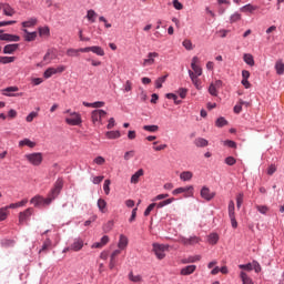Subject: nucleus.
<instances>
[{
    "label": "nucleus",
    "mask_w": 284,
    "mask_h": 284,
    "mask_svg": "<svg viewBox=\"0 0 284 284\" xmlns=\"http://www.w3.org/2000/svg\"><path fill=\"white\" fill-rule=\"evenodd\" d=\"M52 199L50 197V195L48 194L47 197H43L41 195H36L30 200V203L32 205H34V207H45V205H50L52 203Z\"/></svg>",
    "instance_id": "1"
},
{
    "label": "nucleus",
    "mask_w": 284,
    "mask_h": 284,
    "mask_svg": "<svg viewBox=\"0 0 284 284\" xmlns=\"http://www.w3.org/2000/svg\"><path fill=\"white\" fill-rule=\"evenodd\" d=\"M63 190V179L59 178L51 191L49 192V196L51 197V201H54L60 194L61 191Z\"/></svg>",
    "instance_id": "2"
},
{
    "label": "nucleus",
    "mask_w": 284,
    "mask_h": 284,
    "mask_svg": "<svg viewBox=\"0 0 284 284\" xmlns=\"http://www.w3.org/2000/svg\"><path fill=\"white\" fill-rule=\"evenodd\" d=\"M172 194L176 196L178 194H184L185 199H190L194 196V186H182L173 190Z\"/></svg>",
    "instance_id": "3"
},
{
    "label": "nucleus",
    "mask_w": 284,
    "mask_h": 284,
    "mask_svg": "<svg viewBox=\"0 0 284 284\" xmlns=\"http://www.w3.org/2000/svg\"><path fill=\"white\" fill-rule=\"evenodd\" d=\"M24 158L27 159V161H29L31 163V165H41V163H43V154L42 153H29L26 154Z\"/></svg>",
    "instance_id": "4"
},
{
    "label": "nucleus",
    "mask_w": 284,
    "mask_h": 284,
    "mask_svg": "<svg viewBox=\"0 0 284 284\" xmlns=\"http://www.w3.org/2000/svg\"><path fill=\"white\" fill-rule=\"evenodd\" d=\"M105 116H108V112L103 111V110H94L91 113V121L92 123H100L103 124V119H105Z\"/></svg>",
    "instance_id": "5"
},
{
    "label": "nucleus",
    "mask_w": 284,
    "mask_h": 284,
    "mask_svg": "<svg viewBox=\"0 0 284 284\" xmlns=\"http://www.w3.org/2000/svg\"><path fill=\"white\" fill-rule=\"evenodd\" d=\"M168 250V246L163 245V244H153V252L156 256V258H159V261H163V258H165V251Z\"/></svg>",
    "instance_id": "6"
},
{
    "label": "nucleus",
    "mask_w": 284,
    "mask_h": 284,
    "mask_svg": "<svg viewBox=\"0 0 284 284\" xmlns=\"http://www.w3.org/2000/svg\"><path fill=\"white\" fill-rule=\"evenodd\" d=\"M81 52H93L98 57H105V51L99 45L81 48Z\"/></svg>",
    "instance_id": "7"
},
{
    "label": "nucleus",
    "mask_w": 284,
    "mask_h": 284,
    "mask_svg": "<svg viewBox=\"0 0 284 284\" xmlns=\"http://www.w3.org/2000/svg\"><path fill=\"white\" fill-rule=\"evenodd\" d=\"M34 213V209L33 207H29L26 209L23 212L19 213V224L23 225L26 223V221H28L32 214Z\"/></svg>",
    "instance_id": "8"
},
{
    "label": "nucleus",
    "mask_w": 284,
    "mask_h": 284,
    "mask_svg": "<svg viewBox=\"0 0 284 284\" xmlns=\"http://www.w3.org/2000/svg\"><path fill=\"white\" fill-rule=\"evenodd\" d=\"M65 123H68V125H81V114L78 112L71 113L69 118H65Z\"/></svg>",
    "instance_id": "9"
},
{
    "label": "nucleus",
    "mask_w": 284,
    "mask_h": 284,
    "mask_svg": "<svg viewBox=\"0 0 284 284\" xmlns=\"http://www.w3.org/2000/svg\"><path fill=\"white\" fill-rule=\"evenodd\" d=\"M223 85V81L216 80L215 82L211 83L209 87V94L211 97H219V90H221Z\"/></svg>",
    "instance_id": "10"
},
{
    "label": "nucleus",
    "mask_w": 284,
    "mask_h": 284,
    "mask_svg": "<svg viewBox=\"0 0 284 284\" xmlns=\"http://www.w3.org/2000/svg\"><path fill=\"white\" fill-rule=\"evenodd\" d=\"M179 242L182 243V245H196L201 243V239L196 235L191 237L180 236Z\"/></svg>",
    "instance_id": "11"
},
{
    "label": "nucleus",
    "mask_w": 284,
    "mask_h": 284,
    "mask_svg": "<svg viewBox=\"0 0 284 284\" xmlns=\"http://www.w3.org/2000/svg\"><path fill=\"white\" fill-rule=\"evenodd\" d=\"M158 57H159V53H156V52H149L146 58L143 60V63H142L143 68H148L150 65H154V63H155L154 59H158Z\"/></svg>",
    "instance_id": "12"
},
{
    "label": "nucleus",
    "mask_w": 284,
    "mask_h": 284,
    "mask_svg": "<svg viewBox=\"0 0 284 284\" xmlns=\"http://www.w3.org/2000/svg\"><path fill=\"white\" fill-rule=\"evenodd\" d=\"M200 194L204 199V201H212V199L216 196V193L212 192L207 186H203L200 191Z\"/></svg>",
    "instance_id": "13"
},
{
    "label": "nucleus",
    "mask_w": 284,
    "mask_h": 284,
    "mask_svg": "<svg viewBox=\"0 0 284 284\" xmlns=\"http://www.w3.org/2000/svg\"><path fill=\"white\" fill-rule=\"evenodd\" d=\"M0 10H2L6 17H14L16 11L9 3H0Z\"/></svg>",
    "instance_id": "14"
},
{
    "label": "nucleus",
    "mask_w": 284,
    "mask_h": 284,
    "mask_svg": "<svg viewBox=\"0 0 284 284\" xmlns=\"http://www.w3.org/2000/svg\"><path fill=\"white\" fill-rule=\"evenodd\" d=\"M0 41L18 42L21 41V37L10 33H2L0 34Z\"/></svg>",
    "instance_id": "15"
},
{
    "label": "nucleus",
    "mask_w": 284,
    "mask_h": 284,
    "mask_svg": "<svg viewBox=\"0 0 284 284\" xmlns=\"http://www.w3.org/2000/svg\"><path fill=\"white\" fill-rule=\"evenodd\" d=\"M196 272V265H189L181 268L180 274L181 276H190V274H194Z\"/></svg>",
    "instance_id": "16"
},
{
    "label": "nucleus",
    "mask_w": 284,
    "mask_h": 284,
    "mask_svg": "<svg viewBox=\"0 0 284 284\" xmlns=\"http://www.w3.org/2000/svg\"><path fill=\"white\" fill-rule=\"evenodd\" d=\"M189 77L192 81V83L195 85L196 90H201V80L199 79V77L196 74H194V71L189 70Z\"/></svg>",
    "instance_id": "17"
},
{
    "label": "nucleus",
    "mask_w": 284,
    "mask_h": 284,
    "mask_svg": "<svg viewBox=\"0 0 284 284\" xmlns=\"http://www.w3.org/2000/svg\"><path fill=\"white\" fill-rule=\"evenodd\" d=\"M12 92H19V87H9L2 91L4 97H21V94H14Z\"/></svg>",
    "instance_id": "18"
},
{
    "label": "nucleus",
    "mask_w": 284,
    "mask_h": 284,
    "mask_svg": "<svg viewBox=\"0 0 284 284\" xmlns=\"http://www.w3.org/2000/svg\"><path fill=\"white\" fill-rule=\"evenodd\" d=\"M70 250L73 252H81L83 250V240L75 239L74 242L71 244Z\"/></svg>",
    "instance_id": "19"
},
{
    "label": "nucleus",
    "mask_w": 284,
    "mask_h": 284,
    "mask_svg": "<svg viewBox=\"0 0 284 284\" xmlns=\"http://www.w3.org/2000/svg\"><path fill=\"white\" fill-rule=\"evenodd\" d=\"M19 50V44H7L3 48V54H14Z\"/></svg>",
    "instance_id": "20"
},
{
    "label": "nucleus",
    "mask_w": 284,
    "mask_h": 284,
    "mask_svg": "<svg viewBox=\"0 0 284 284\" xmlns=\"http://www.w3.org/2000/svg\"><path fill=\"white\" fill-rule=\"evenodd\" d=\"M24 32V41L31 42L37 40V31L30 32L28 29H22Z\"/></svg>",
    "instance_id": "21"
},
{
    "label": "nucleus",
    "mask_w": 284,
    "mask_h": 284,
    "mask_svg": "<svg viewBox=\"0 0 284 284\" xmlns=\"http://www.w3.org/2000/svg\"><path fill=\"white\" fill-rule=\"evenodd\" d=\"M37 23H39V20L37 18H30L27 21H23L21 23L23 30H26V28H34V26H37Z\"/></svg>",
    "instance_id": "22"
},
{
    "label": "nucleus",
    "mask_w": 284,
    "mask_h": 284,
    "mask_svg": "<svg viewBox=\"0 0 284 284\" xmlns=\"http://www.w3.org/2000/svg\"><path fill=\"white\" fill-rule=\"evenodd\" d=\"M145 174V171L143 169H139L132 176H131V183L136 185L139 183V179Z\"/></svg>",
    "instance_id": "23"
},
{
    "label": "nucleus",
    "mask_w": 284,
    "mask_h": 284,
    "mask_svg": "<svg viewBox=\"0 0 284 284\" xmlns=\"http://www.w3.org/2000/svg\"><path fill=\"white\" fill-rule=\"evenodd\" d=\"M110 243V237L108 235L102 236L100 242H97L92 245L93 248H101L104 247V245H108Z\"/></svg>",
    "instance_id": "24"
},
{
    "label": "nucleus",
    "mask_w": 284,
    "mask_h": 284,
    "mask_svg": "<svg viewBox=\"0 0 284 284\" xmlns=\"http://www.w3.org/2000/svg\"><path fill=\"white\" fill-rule=\"evenodd\" d=\"M24 145H27V148H37V142H32L30 139L26 138L19 141V148H24Z\"/></svg>",
    "instance_id": "25"
},
{
    "label": "nucleus",
    "mask_w": 284,
    "mask_h": 284,
    "mask_svg": "<svg viewBox=\"0 0 284 284\" xmlns=\"http://www.w3.org/2000/svg\"><path fill=\"white\" fill-rule=\"evenodd\" d=\"M194 145H196V148H207V145H210V142L204 138H196L194 140Z\"/></svg>",
    "instance_id": "26"
},
{
    "label": "nucleus",
    "mask_w": 284,
    "mask_h": 284,
    "mask_svg": "<svg viewBox=\"0 0 284 284\" xmlns=\"http://www.w3.org/2000/svg\"><path fill=\"white\" fill-rule=\"evenodd\" d=\"M255 10H258V7L250 4V3L240 8V12H244V13H247V12L252 13Z\"/></svg>",
    "instance_id": "27"
},
{
    "label": "nucleus",
    "mask_w": 284,
    "mask_h": 284,
    "mask_svg": "<svg viewBox=\"0 0 284 284\" xmlns=\"http://www.w3.org/2000/svg\"><path fill=\"white\" fill-rule=\"evenodd\" d=\"M52 59H54V50L49 49L43 57V62L45 64L51 63Z\"/></svg>",
    "instance_id": "28"
},
{
    "label": "nucleus",
    "mask_w": 284,
    "mask_h": 284,
    "mask_svg": "<svg viewBox=\"0 0 284 284\" xmlns=\"http://www.w3.org/2000/svg\"><path fill=\"white\" fill-rule=\"evenodd\" d=\"M118 247L120 251L128 247V237L125 235H120Z\"/></svg>",
    "instance_id": "29"
},
{
    "label": "nucleus",
    "mask_w": 284,
    "mask_h": 284,
    "mask_svg": "<svg viewBox=\"0 0 284 284\" xmlns=\"http://www.w3.org/2000/svg\"><path fill=\"white\" fill-rule=\"evenodd\" d=\"M193 176H194V173H192V171H183L180 174L181 181H192Z\"/></svg>",
    "instance_id": "30"
},
{
    "label": "nucleus",
    "mask_w": 284,
    "mask_h": 284,
    "mask_svg": "<svg viewBox=\"0 0 284 284\" xmlns=\"http://www.w3.org/2000/svg\"><path fill=\"white\" fill-rule=\"evenodd\" d=\"M243 61L246 63V65H251V68H253L254 65V55H252L251 53H245L243 55Z\"/></svg>",
    "instance_id": "31"
},
{
    "label": "nucleus",
    "mask_w": 284,
    "mask_h": 284,
    "mask_svg": "<svg viewBox=\"0 0 284 284\" xmlns=\"http://www.w3.org/2000/svg\"><path fill=\"white\" fill-rule=\"evenodd\" d=\"M168 74H165V75H162V77H160V78H158L156 80H155V88L158 89V90H161V88H163V83H165V81H168Z\"/></svg>",
    "instance_id": "32"
},
{
    "label": "nucleus",
    "mask_w": 284,
    "mask_h": 284,
    "mask_svg": "<svg viewBox=\"0 0 284 284\" xmlns=\"http://www.w3.org/2000/svg\"><path fill=\"white\" fill-rule=\"evenodd\" d=\"M240 278L242 281V284H254V281L251 280V277L247 276V273L241 272Z\"/></svg>",
    "instance_id": "33"
},
{
    "label": "nucleus",
    "mask_w": 284,
    "mask_h": 284,
    "mask_svg": "<svg viewBox=\"0 0 284 284\" xmlns=\"http://www.w3.org/2000/svg\"><path fill=\"white\" fill-rule=\"evenodd\" d=\"M275 70H276V74H284V63L283 60H277L275 63Z\"/></svg>",
    "instance_id": "34"
},
{
    "label": "nucleus",
    "mask_w": 284,
    "mask_h": 284,
    "mask_svg": "<svg viewBox=\"0 0 284 284\" xmlns=\"http://www.w3.org/2000/svg\"><path fill=\"white\" fill-rule=\"evenodd\" d=\"M106 139H121V132L120 131H108L105 133Z\"/></svg>",
    "instance_id": "35"
},
{
    "label": "nucleus",
    "mask_w": 284,
    "mask_h": 284,
    "mask_svg": "<svg viewBox=\"0 0 284 284\" xmlns=\"http://www.w3.org/2000/svg\"><path fill=\"white\" fill-rule=\"evenodd\" d=\"M171 203H174V197H171V199H168V200H164L160 203H155V207L158 210H161V207H165V205H170Z\"/></svg>",
    "instance_id": "36"
},
{
    "label": "nucleus",
    "mask_w": 284,
    "mask_h": 284,
    "mask_svg": "<svg viewBox=\"0 0 284 284\" xmlns=\"http://www.w3.org/2000/svg\"><path fill=\"white\" fill-rule=\"evenodd\" d=\"M98 207H99L100 212H102V214H105V207H108V202H105V200H103V199H99Z\"/></svg>",
    "instance_id": "37"
},
{
    "label": "nucleus",
    "mask_w": 284,
    "mask_h": 284,
    "mask_svg": "<svg viewBox=\"0 0 284 284\" xmlns=\"http://www.w3.org/2000/svg\"><path fill=\"white\" fill-rule=\"evenodd\" d=\"M40 37H50V28L49 27H40L38 29Z\"/></svg>",
    "instance_id": "38"
},
{
    "label": "nucleus",
    "mask_w": 284,
    "mask_h": 284,
    "mask_svg": "<svg viewBox=\"0 0 284 284\" xmlns=\"http://www.w3.org/2000/svg\"><path fill=\"white\" fill-rule=\"evenodd\" d=\"M207 241L211 245H216V243H219V234L216 233L210 234Z\"/></svg>",
    "instance_id": "39"
},
{
    "label": "nucleus",
    "mask_w": 284,
    "mask_h": 284,
    "mask_svg": "<svg viewBox=\"0 0 284 284\" xmlns=\"http://www.w3.org/2000/svg\"><path fill=\"white\" fill-rule=\"evenodd\" d=\"M17 60L16 57H0V63L8 64V63H14Z\"/></svg>",
    "instance_id": "40"
},
{
    "label": "nucleus",
    "mask_w": 284,
    "mask_h": 284,
    "mask_svg": "<svg viewBox=\"0 0 284 284\" xmlns=\"http://www.w3.org/2000/svg\"><path fill=\"white\" fill-rule=\"evenodd\" d=\"M8 214H10V212L8 211V207L3 206L0 209V221H6V219H8Z\"/></svg>",
    "instance_id": "41"
},
{
    "label": "nucleus",
    "mask_w": 284,
    "mask_h": 284,
    "mask_svg": "<svg viewBox=\"0 0 284 284\" xmlns=\"http://www.w3.org/2000/svg\"><path fill=\"white\" fill-rule=\"evenodd\" d=\"M57 74V70L55 68H48L45 71H44V79H50V77Z\"/></svg>",
    "instance_id": "42"
},
{
    "label": "nucleus",
    "mask_w": 284,
    "mask_h": 284,
    "mask_svg": "<svg viewBox=\"0 0 284 284\" xmlns=\"http://www.w3.org/2000/svg\"><path fill=\"white\" fill-rule=\"evenodd\" d=\"M191 68L195 77H201V74H203V69H201V67H199L197 64H191Z\"/></svg>",
    "instance_id": "43"
},
{
    "label": "nucleus",
    "mask_w": 284,
    "mask_h": 284,
    "mask_svg": "<svg viewBox=\"0 0 284 284\" xmlns=\"http://www.w3.org/2000/svg\"><path fill=\"white\" fill-rule=\"evenodd\" d=\"M79 52H81V49H68L67 50V57H79Z\"/></svg>",
    "instance_id": "44"
},
{
    "label": "nucleus",
    "mask_w": 284,
    "mask_h": 284,
    "mask_svg": "<svg viewBox=\"0 0 284 284\" xmlns=\"http://www.w3.org/2000/svg\"><path fill=\"white\" fill-rule=\"evenodd\" d=\"M52 246V241H50V239H47L40 250V252H48V250H50V247Z\"/></svg>",
    "instance_id": "45"
},
{
    "label": "nucleus",
    "mask_w": 284,
    "mask_h": 284,
    "mask_svg": "<svg viewBox=\"0 0 284 284\" xmlns=\"http://www.w3.org/2000/svg\"><path fill=\"white\" fill-rule=\"evenodd\" d=\"M235 207H234V201H230L229 202V217H233L236 216V213L234 212Z\"/></svg>",
    "instance_id": "46"
},
{
    "label": "nucleus",
    "mask_w": 284,
    "mask_h": 284,
    "mask_svg": "<svg viewBox=\"0 0 284 284\" xmlns=\"http://www.w3.org/2000/svg\"><path fill=\"white\" fill-rule=\"evenodd\" d=\"M143 130H145V132H159V125L156 124L144 125Z\"/></svg>",
    "instance_id": "47"
},
{
    "label": "nucleus",
    "mask_w": 284,
    "mask_h": 284,
    "mask_svg": "<svg viewBox=\"0 0 284 284\" xmlns=\"http://www.w3.org/2000/svg\"><path fill=\"white\" fill-rule=\"evenodd\" d=\"M129 278L133 283H141V281H143V277L141 275H134L133 273L129 274Z\"/></svg>",
    "instance_id": "48"
},
{
    "label": "nucleus",
    "mask_w": 284,
    "mask_h": 284,
    "mask_svg": "<svg viewBox=\"0 0 284 284\" xmlns=\"http://www.w3.org/2000/svg\"><path fill=\"white\" fill-rule=\"evenodd\" d=\"M97 17V12L94 11V10H89L88 12H87V19L89 20V21H91V23H94V18Z\"/></svg>",
    "instance_id": "49"
},
{
    "label": "nucleus",
    "mask_w": 284,
    "mask_h": 284,
    "mask_svg": "<svg viewBox=\"0 0 284 284\" xmlns=\"http://www.w3.org/2000/svg\"><path fill=\"white\" fill-rule=\"evenodd\" d=\"M215 125L216 128H224V125H227V120H225V118H219Z\"/></svg>",
    "instance_id": "50"
},
{
    "label": "nucleus",
    "mask_w": 284,
    "mask_h": 284,
    "mask_svg": "<svg viewBox=\"0 0 284 284\" xmlns=\"http://www.w3.org/2000/svg\"><path fill=\"white\" fill-rule=\"evenodd\" d=\"M256 210L260 214H267L270 212V207L266 205H256Z\"/></svg>",
    "instance_id": "51"
},
{
    "label": "nucleus",
    "mask_w": 284,
    "mask_h": 284,
    "mask_svg": "<svg viewBox=\"0 0 284 284\" xmlns=\"http://www.w3.org/2000/svg\"><path fill=\"white\" fill-rule=\"evenodd\" d=\"M200 260H201V255H194V256L187 257V260H184L183 263H196Z\"/></svg>",
    "instance_id": "52"
},
{
    "label": "nucleus",
    "mask_w": 284,
    "mask_h": 284,
    "mask_svg": "<svg viewBox=\"0 0 284 284\" xmlns=\"http://www.w3.org/2000/svg\"><path fill=\"white\" fill-rule=\"evenodd\" d=\"M243 199H244L243 193H239L237 196H236V207H237V210H241V205H243Z\"/></svg>",
    "instance_id": "53"
},
{
    "label": "nucleus",
    "mask_w": 284,
    "mask_h": 284,
    "mask_svg": "<svg viewBox=\"0 0 284 284\" xmlns=\"http://www.w3.org/2000/svg\"><path fill=\"white\" fill-rule=\"evenodd\" d=\"M37 116H39V113L37 112H31L29 115H27L26 121L27 123H32V121H34V119H37Z\"/></svg>",
    "instance_id": "54"
},
{
    "label": "nucleus",
    "mask_w": 284,
    "mask_h": 284,
    "mask_svg": "<svg viewBox=\"0 0 284 284\" xmlns=\"http://www.w3.org/2000/svg\"><path fill=\"white\" fill-rule=\"evenodd\" d=\"M114 227V221H109L104 224L103 231L104 232H111V230Z\"/></svg>",
    "instance_id": "55"
},
{
    "label": "nucleus",
    "mask_w": 284,
    "mask_h": 284,
    "mask_svg": "<svg viewBox=\"0 0 284 284\" xmlns=\"http://www.w3.org/2000/svg\"><path fill=\"white\" fill-rule=\"evenodd\" d=\"M182 45L185 48V50H194V47L192 45V41L191 40L185 39L182 42Z\"/></svg>",
    "instance_id": "56"
},
{
    "label": "nucleus",
    "mask_w": 284,
    "mask_h": 284,
    "mask_svg": "<svg viewBox=\"0 0 284 284\" xmlns=\"http://www.w3.org/2000/svg\"><path fill=\"white\" fill-rule=\"evenodd\" d=\"M93 163H95L97 165H105V158L103 156H97L94 160H93Z\"/></svg>",
    "instance_id": "57"
},
{
    "label": "nucleus",
    "mask_w": 284,
    "mask_h": 284,
    "mask_svg": "<svg viewBox=\"0 0 284 284\" xmlns=\"http://www.w3.org/2000/svg\"><path fill=\"white\" fill-rule=\"evenodd\" d=\"M111 181L110 180H105L104 184H103V190H104V194H110V185H111Z\"/></svg>",
    "instance_id": "58"
},
{
    "label": "nucleus",
    "mask_w": 284,
    "mask_h": 284,
    "mask_svg": "<svg viewBox=\"0 0 284 284\" xmlns=\"http://www.w3.org/2000/svg\"><path fill=\"white\" fill-rule=\"evenodd\" d=\"M224 163H226V165H236V159L234 156H227Z\"/></svg>",
    "instance_id": "59"
},
{
    "label": "nucleus",
    "mask_w": 284,
    "mask_h": 284,
    "mask_svg": "<svg viewBox=\"0 0 284 284\" xmlns=\"http://www.w3.org/2000/svg\"><path fill=\"white\" fill-rule=\"evenodd\" d=\"M134 150L128 151L124 153V161H130V159H134Z\"/></svg>",
    "instance_id": "60"
},
{
    "label": "nucleus",
    "mask_w": 284,
    "mask_h": 284,
    "mask_svg": "<svg viewBox=\"0 0 284 284\" xmlns=\"http://www.w3.org/2000/svg\"><path fill=\"white\" fill-rule=\"evenodd\" d=\"M236 21H241V13L235 12L231 16V23H236Z\"/></svg>",
    "instance_id": "61"
},
{
    "label": "nucleus",
    "mask_w": 284,
    "mask_h": 284,
    "mask_svg": "<svg viewBox=\"0 0 284 284\" xmlns=\"http://www.w3.org/2000/svg\"><path fill=\"white\" fill-rule=\"evenodd\" d=\"M154 207H156V203L150 204L144 211V216H150V213L152 212V210H154Z\"/></svg>",
    "instance_id": "62"
},
{
    "label": "nucleus",
    "mask_w": 284,
    "mask_h": 284,
    "mask_svg": "<svg viewBox=\"0 0 284 284\" xmlns=\"http://www.w3.org/2000/svg\"><path fill=\"white\" fill-rule=\"evenodd\" d=\"M178 92L181 99H185V97H187V89L185 88H180Z\"/></svg>",
    "instance_id": "63"
},
{
    "label": "nucleus",
    "mask_w": 284,
    "mask_h": 284,
    "mask_svg": "<svg viewBox=\"0 0 284 284\" xmlns=\"http://www.w3.org/2000/svg\"><path fill=\"white\" fill-rule=\"evenodd\" d=\"M173 8H175V10H183V3L179 0H173Z\"/></svg>",
    "instance_id": "64"
}]
</instances>
